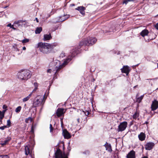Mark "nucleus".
Instances as JSON below:
<instances>
[{
	"label": "nucleus",
	"mask_w": 158,
	"mask_h": 158,
	"mask_svg": "<svg viewBox=\"0 0 158 158\" xmlns=\"http://www.w3.org/2000/svg\"><path fill=\"white\" fill-rule=\"evenodd\" d=\"M57 45L56 43L49 44L40 42L38 44L37 47L40 51L44 54H49L53 52V49Z\"/></svg>",
	"instance_id": "f257e3e1"
},
{
	"label": "nucleus",
	"mask_w": 158,
	"mask_h": 158,
	"mask_svg": "<svg viewBox=\"0 0 158 158\" xmlns=\"http://www.w3.org/2000/svg\"><path fill=\"white\" fill-rule=\"evenodd\" d=\"M63 144V152L59 149L60 146H59V144H58L56 146H58L57 148H56V150L55 153V158H68V156L69 155V152L71 150V147L69 146L67 147V150L66 153L64 151L65 149L64 142L63 141L61 142Z\"/></svg>",
	"instance_id": "f03ea898"
},
{
	"label": "nucleus",
	"mask_w": 158,
	"mask_h": 158,
	"mask_svg": "<svg viewBox=\"0 0 158 158\" xmlns=\"http://www.w3.org/2000/svg\"><path fill=\"white\" fill-rule=\"evenodd\" d=\"M19 78L22 80L27 81L31 76V72L29 70H22L17 74Z\"/></svg>",
	"instance_id": "7ed1b4c3"
},
{
	"label": "nucleus",
	"mask_w": 158,
	"mask_h": 158,
	"mask_svg": "<svg viewBox=\"0 0 158 158\" xmlns=\"http://www.w3.org/2000/svg\"><path fill=\"white\" fill-rule=\"evenodd\" d=\"M97 41V39L95 37H89L85 39L82 41L80 42L79 43V46L80 48L83 45H92L94 44Z\"/></svg>",
	"instance_id": "20e7f679"
},
{
	"label": "nucleus",
	"mask_w": 158,
	"mask_h": 158,
	"mask_svg": "<svg viewBox=\"0 0 158 158\" xmlns=\"http://www.w3.org/2000/svg\"><path fill=\"white\" fill-rule=\"evenodd\" d=\"M44 96L41 98L35 100L33 102L32 107H36L41 105H43L45 102V101H44Z\"/></svg>",
	"instance_id": "39448f33"
},
{
	"label": "nucleus",
	"mask_w": 158,
	"mask_h": 158,
	"mask_svg": "<svg viewBox=\"0 0 158 158\" xmlns=\"http://www.w3.org/2000/svg\"><path fill=\"white\" fill-rule=\"evenodd\" d=\"M71 58H69L67 59L66 60H65L64 61V63L60 65L58 67L56 66V71L55 72H54V70H53V72L55 73V74L56 73H58L60 70L61 69L63 66L67 64L68 63L71 61Z\"/></svg>",
	"instance_id": "423d86ee"
},
{
	"label": "nucleus",
	"mask_w": 158,
	"mask_h": 158,
	"mask_svg": "<svg viewBox=\"0 0 158 158\" xmlns=\"http://www.w3.org/2000/svg\"><path fill=\"white\" fill-rule=\"evenodd\" d=\"M127 123L126 121H124L120 123L118 127L117 131L118 132L123 131H124L127 128Z\"/></svg>",
	"instance_id": "0eeeda50"
},
{
	"label": "nucleus",
	"mask_w": 158,
	"mask_h": 158,
	"mask_svg": "<svg viewBox=\"0 0 158 158\" xmlns=\"http://www.w3.org/2000/svg\"><path fill=\"white\" fill-rule=\"evenodd\" d=\"M81 48L79 47V45L77 48H74L71 52V54L70 56L71 58H73L80 52L79 49Z\"/></svg>",
	"instance_id": "6e6552de"
},
{
	"label": "nucleus",
	"mask_w": 158,
	"mask_h": 158,
	"mask_svg": "<svg viewBox=\"0 0 158 158\" xmlns=\"http://www.w3.org/2000/svg\"><path fill=\"white\" fill-rule=\"evenodd\" d=\"M121 70L122 73H125L127 76H128L131 69L127 65H124Z\"/></svg>",
	"instance_id": "1a4fd4ad"
},
{
	"label": "nucleus",
	"mask_w": 158,
	"mask_h": 158,
	"mask_svg": "<svg viewBox=\"0 0 158 158\" xmlns=\"http://www.w3.org/2000/svg\"><path fill=\"white\" fill-rule=\"evenodd\" d=\"M158 108V101L156 100H154L152 101L151 105L152 111H154Z\"/></svg>",
	"instance_id": "9d476101"
},
{
	"label": "nucleus",
	"mask_w": 158,
	"mask_h": 158,
	"mask_svg": "<svg viewBox=\"0 0 158 158\" xmlns=\"http://www.w3.org/2000/svg\"><path fill=\"white\" fill-rule=\"evenodd\" d=\"M64 109L62 108H58L56 112V115L58 117H60L65 112L66 110L64 111Z\"/></svg>",
	"instance_id": "9b49d317"
},
{
	"label": "nucleus",
	"mask_w": 158,
	"mask_h": 158,
	"mask_svg": "<svg viewBox=\"0 0 158 158\" xmlns=\"http://www.w3.org/2000/svg\"><path fill=\"white\" fill-rule=\"evenodd\" d=\"M85 7L83 6H79L75 8V10L79 11L83 16L85 15Z\"/></svg>",
	"instance_id": "f8f14e48"
},
{
	"label": "nucleus",
	"mask_w": 158,
	"mask_h": 158,
	"mask_svg": "<svg viewBox=\"0 0 158 158\" xmlns=\"http://www.w3.org/2000/svg\"><path fill=\"white\" fill-rule=\"evenodd\" d=\"M62 135L65 139H68L71 137V134L66 129L63 130Z\"/></svg>",
	"instance_id": "ddd939ff"
},
{
	"label": "nucleus",
	"mask_w": 158,
	"mask_h": 158,
	"mask_svg": "<svg viewBox=\"0 0 158 158\" xmlns=\"http://www.w3.org/2000/svg\"><path fill=\"white\" fill-rule=\"evenodd\" d=\"M155 145V144L153 142L148 143L145 145V149L147 150L152 149Z\"/></svg>",
	"instance_id": "4468645a"
},
{
	"label": "nucleus",
	"mask_w": 158,
	"mask_h": 158,
	"mask_svg": "<svg viewBox=\"0 0 158 158\" xmlns=\"http://www.w3.org/2000/svg\"><path fill=\"white\" fill-rule=\"evenodd\" d=\"M31 145H28L25 146V154L27 155L30 154L31 155L32 153V152L30 150Z\"/></svg>",
	"instance_id": "2eb2a0df"
},
{
	"label": "nucleus",
	"mask_w": 158,
	"mask_h": 158,
	"mask_svg": "<svg viewBox=\"0 0 158 158\" xmlns=\"http://www.w3.org/2000/svg\"><path fill=\"white\" fill-rule=\"evenodd\" d=\"M127 158H135V152L133 150H131L127 155Z\"/></svg>",
	"instance_id": "dca6fc26"
},
{
	"label": "nucleus",
	"mask_w": 158,
	"mask_h": 158,
	"mask_svg": "<svg viewBox=\"0 0 158 158\" xmlns=\"http://www.w3.org/2000/svg\"><path fill=\"white\" fill-rule=\"evenodd\" d=\"M106 148V150L110 152H111L112 151L111 146L110 144H109L107 142L104 145Z\"/></svg>",
	"instance_id": "f3484780"
},
{
	"label": "nucleus",
	"mask_w": 158,
	"mask_h": 158,
	"mask_svg": "<svg viewBox=\"0 0 158 158\" xmlns=\"http://www.w3.org/2000/svg\"><path fill=\"white\" fill-rule=\"evenodd\" d=\"M147 29H145L143 30L140 33V35L143 37L145 36L148 35L149 33Z\"/></svg>",
	"instance_id": "a211bd4d"
},
{
	"label": "nucleus",
	"mask_w": 158,
	"mask_h": 158,
	"mask_svg": "<svg viewBox=\"0 0 158 158\" xmlns=\"http://www.w3.org/2000/svg\"><path fill=\"white\" fill-rule=\"evenodd\" d=\"M52 38L50 34H44V35L43 40L45 41L48 40H49Z\"/></svg>",
	"instance_id": "6ab92c4d"
},
{
	"label": "nucleus",
	"mask_w": 158,
	"mask_h": 158,
	"mask_svg": "<svg viewBox=\"0 0 158 158\" xmlns=\"http://www.w3.org/2000/svg\"><path fill=\"white\" fill-rule=\"evenodd\" d=\"M145 134L143 132H141L138 135L139 138L141 141L144 140L145 139Z\"/></svg>",
	"instance_id": "aec40b11"
},
{
	"label": "nucleus",
	"mask_w": 158,
	"mask_h": 158,
	"mask_svg": "<svg viewBox=\"0 0 158 158\" xmlns=\"http://www.w3.org/2000/svg\"><path fill=\"white\" fill-rule=\"evenodd\" d=\"M138 94H137L136 97V102L138 103H139L141 102L142 100L144 97V95H142L139 97H138Z\"/></svg>",
	"instance_id": "412c9836"
},
{
	"label": "nucleus",
	"mask_w": 158,
	"mask_h": 158,
	"mask_svg": "<svg viewBox=\"0 0 158 158\" xmlns=\"http://www.w3.org/2000/svg\"><path fill=\"white\" fill-rule=\"evenodd\" d=\"M26 21L25 20H19L17 21H15L14 23V24H16L17 26L18 27L20 26H22L24 22H25Z\"/></svg>",
	"instance_id": "4be33fe9"
},
{
	"label": "nucleus",
	"mask_w": 158,
	"mask_h": 158,
	"mask_svg": "<svg viewBox=\"0 0 158 158\" xmlns=\"http://www.w3.org/2000/svg\"><path fill=\"white\" fill-rule=\"evenodd\" d=\"M11 139V138L10 137H8L3 142H2V143H1V144L2 145H5Z\"/></svg>",
	"instance_id": "5701e85b"
},
{
	"label": "nucleus",
	"mask_w": 158,
	"mask_h": 158,
	"mask_svg": "<svg viewBox=\"0 0 158 158\" xmlns=\"http://www.w3.org/2000/svg\"><path fill=\"white\" fill-rule=\"evenodd\" d=\"M42 28L41 27H37L35 30V33L36 34H40V32L42 31Z\"/></svg>",
	"instance_id": "b1692460"
},
{
	"label": "nucleus",
	"mask_w": 158,
	"mask_h": 158,
	"mask_svg": "<svg viewBox=\"0 0 158 158\" xmlns=\"http://www.w3.org/2000/svg\"><path fill=\"white\" fill-rule=\"evenodd\" d=\"M32 93H31L28 96H27V97H25V98H24L23 100V102H25L26 101H28L30 98L31 97V95H32Z\"/></svg>",
	"instance_id": "393cba45"
},
{
	"label": "nucleus",
	"mask_w": 158,
	"mask_h": 158,
	"mask_svg": "<svg viewBox=\"0 0 158 158\" xmlns=\"http://www.w3.org/2000/svg\"><path fill=\"white\" fill-rule=\"evenodd\" d=\"M139 114L137 111L135 112V114L133 115V118L134 119H136L138 117H139Z\"/></svg>",
	"instance_id": "a878e982"
},
{
	"label": "nucleus",
	"mask_w": 158,
	"mask_h": 158,
	"mask_svg": "<svg viewBox=\"0 0 158 158\" xmlns=\"http://www.w3.org/2000/svg\"><path fill=\"white\" fill-rule=\"evenodd\" d=\"M32 120V118L31 117H29L27 118H26L25 119V122L26 123H29V121H30L31 122Z\"/></svg>",
	"instance_id": "bb28decb"
},
{
	"label": "nucleus",
	"mask_w": 158,
	"mask_h": 158,
	"mask_svg": "<svg viewBox=\"0 0 158 158\" xmlns=\"http://www.w3.org/2000/svg\"><path fill=\"white\" fill-rule=\"evenodd\" d=\"M22 107L21 106H19L15 110V111L16 113H19L21 110Z\"/></svg>",
	"instance_id": "cd10ccee"
},
{
	"label": "nucleus",
	"mask_w": 158,
	"mask_h": 158,
	"mask_svg": "<svg viewBox=\"0 0 158 158\" xmlns=\"http://www.w3.org/2000/svg\"><path fill=\"white\" fill-rule=\"evenodd\" d=\"M7 26L10 27V28H12L14 30H16V28H15L14 27V25H11V23H9V24H8V25H7Z\"/></svg>",
	"instance_id": "c85d7f7f"
},
{
	"label": "nucleus",
	"mask_w": 158,
	"mask_h": 158,
	"mask_svg": "<svg viewBox=\"0 0 158 158\" xmlns=\"http://www.w3.org/2000/svg\"><path fill=\"white\" fill-rule=\"evenodd\" d=\"M81 119H82L81 116H79V118L77 119V120L78 123H81L82 120Z\"/></svg>",
	"instance_id": "c756f323"
},
{
	"label": "nucleus",
	"mask_w": 158,
	"mask_h": 158,
	"mask_svg": "<svg viewBox=\"0 0 158 158\" xmlns=\"http://www.w3.org/2000/svg\"><path fill=\"white\" fill-rule=\"evenodd\" d=\"M83 154L86 155H89L90 152L88 150H87L83 152Z\"/></svg>",
	"instance_id": "7c9ffc66"
},
{
	"label": "nucleus",
	"mask_w": 158,
	"mask_h": 158,
	"mask_svg": "<svg viewBox=\"0 0 158 158\" xmlns=\"http://www.w3.org/2000/svg\"><path fill=\"white\" fill-rule=\"evenodd\" d=\"M54 128L52 127V124H50V131L51 133H52L54 130Z\"/></svg>",
	"instance_id": "2f4dec72"
},
{
	"label": "nucleus",
	"mask_w": 158,
	"mask_h": 158,
	"mask_svg": "<svg viewBox=\"0 0 158 158\" xmlns=\"http://www.w3.org/2000/svg\"><path fill=\"white\" fill-rule=\"evenodd\" d=\"M83 112L84 113L85 115V116H87L90 113V112L89 110H86L85 111H83Z\"/></svg>",
	"instance_id": "473e14b6"
},
{
	"label": "nucleus",
	"mask_w": 158,
	"mask_h": 158,
	"mask_svg": "<svg viewBox=\"0 0 158 158\" xmlns=\"http://www.w3.org/2000/svg\"><path fill=\"white\" fill-rule=\"evenodd\" d=\"M7 126H8V127H10L11 126V122L10 119H8L7 121Z\"/></svg>",
	"instance_id": "72a5a7b5"
},
{
	"label": "nucleus",
	"mask_w": 158,
	"mask_h": 158,
	"mask_svg": "<svg viewBox=\"0 0 158 158\" xmlns=\"http://www.w3.org/2000/svg\"><path fill=\"white\" fill-rule=\"evenodd\" d=\"M0 158H10L9 156L7 155H0Z\"/></svg>",
	"instance_id": "f704fd0d"
},
{
	"label": "nucleus",
	"mask_w": 158,
	"mask_h": 158,
	"mask_svg": "<svg viewBox=\"0 0 158 158\" xmlns=\"http://www.w3.org/2000/svg\"><path fill=\"white\" fill-rule=\"evenodd\" d=\"M35 128V126L32 125L31 127V132L32 133H33L34 132V128Z\"/></svg>",
	"instance_id": "c9c22d12"
},
{
	"label": "nucleus",
	"mask_w": 158,
	"mask_h": 158,
	"mask_svg": "<svg viewBox=\"0 0 158 158\" xmlns=\"http://www.w3.org/2000/svg\"><path fill=\"white\" fill-rule=\"evenodd\" d=\"M29 41V39H24L23 40H22V43H26L28 42Z\"/></svg>",
	"instance_id": "e433bc0d"
},
{
	"label": "nucleus",
	"mask_w": 158,
	"mask_h": 158,
	"mask_svg": "<svg viewBox=\"0 0 158 158\" xmlns=\"http://www.w3.org/2000/svg\"><path fill=\"white\" fill-rule=\"evenodd\" d=\"M4 116V115L3 114H2V112H1V111L0 110V117L3 118Z\"/></svg>",
	"instance_id": "4c0bfd02"
},
{
	"label": "nucleus",
	"mask_w": 158,
	"mask_h": 158,
	"mask_svg": "<svg viewBox=\"0 0 158 158\" xmlns=\"http://www.w3.org/2000/svg\"><path fill=\"white\" fill-rule=\"evenodd\" d=\"M7 127V126H3L0 127V129L4 130L5 128Z\"/></svg>",
	"instance_id": "58836bf2"
},
{
	"label": "nucleus",
	"mask_w": 158,
	"mask_h": 158,
	"mask_svg": "<svg viewBox=\"0 0 158 158\" xmlns=\"http://www.w3.org/2000/svg\"><path fill=\"white\" fill-rule=\"evenodd\" d=\"M7 107L6 105H5V104L4 105L2 106L3 109L4 110L7 109Z\"/></svg>",
	"instance_id": "ea45409f"
},
{
	"label": "nucleus",
	"mask_w": 158,
	"mask_h": 158,
	"mask_svg": "<svg viewBox=\"0 0 158 158\" xmlns=\"http://www.w3.org/2000/svg\"><path fill=\"white\" fill-rule=\"evenodd\" d=\"M128 2L127 0H124L123 2V4H125L126 5Z\"/></svg>",
	"instance_id": "a19ab883"
},
{
	"label": "nucleus",
	"mask_w": 158,
	"mask_h": 158,
	"mask_svg": "<svg viewBox=\"0 0 158 158\" xmlns=\"http://www.w3.org/2000/svg\"><path fill=\"white\" fill-rule=\"evenodd\" d=\"M155 27L157 30H158V23H157L155 25Z\"/></svg>",
	"instance_id": "79ce46f5"
},
{
	"label": "nucleus",
	"mask_w": 158,
	"mask_h": 158,
	"mask_svg": "<svg viewBox=\"0 0 158 158\" xmlns=\"http://www.w3.org/2000/svg\"><path fill=\"white\" fill-rule=\"evenodd\" d=\"M34 85L35 86V87H37L38 86V83L37 82H35L34 83Z\"/></svg>",
	"instance_id": "37998d69"
},
{
	"label": "nucleus",
	"mask_w": 158,
	"mask_h": 158,
	"mask_svg": "<svg viewBox=\"0 0 158 158\" xmlns=\"http://www.w3.org/2000/svg\"><path fill=\"white\" fill-rule=\"evenodd\" d=\"M7 110V109L4 110H2V111H1V112H2V114H3L4 115L5 113L6 112V111Z\"/></svg>",
	"instance_id": "c03bdc74"
},
{
	"label": "nucleus",
	"mask_w": 158,
	"mask_h": 158,
	"mask_svg": "<svg viewBox=\"0 0 158 158\" xmlns=\"http://www.w3.org/2000/svg\"><path fill=\"white\" fill-rule=\"evenodd\" d=\"M51 71H52V70L51 69H49L47 70V73H51Z\"/></svg>",
	"instance_id": "a18cd8bd"
},
{
	"label": "nucleus",
	"mask_w": 158,
	"mask_h": 158,
	"mask_svg": "<svg viewBox=\"0 0 158 158\" xmlns=\"http://www.w3.org/2000/svg\"><path fill=\"white\" fill-rule=\"evenodd\" d=\"M37 87H35V88H34V89H33V92L37 90Z\"/></svg>",
	"instance_id": "49530a36"
},
{
	"label": "nucleus",
	"mask_w": 158,
	"mask_h": 158,
	"mask_svg": "<svg viewBox=\"0 0 158 158\" xmlns=\"http://www.w3.org/2000/svg\"><path fill=\"white\" fill-rule=\"evenodd\" d=\"M116 80V79L115 78H114V79H112L111 80H110V82H111L112 81H115Z\"/></svg>",
	"instance_id": "de8ad7c7"
},
{
	"label": "nucleus",
	"mask_w": 158,
	"mask_h": 158,
	"mask_svg": "<svg viewBox=\"0 0 158 158\" xmlns=\"http://www.w3.org/2000/svg\"><path fill=\"white\" fill-rule=\"evenodd\" d=\"M128 2H133L134 1V0H127Z\"/></svg>",
	"instance_id": "09e8293b"
},
{
	"label": "nucleus",
	"mask_w": 158,
	"mask_h": 158,
	"mask_svg": "<svg viewBox=\"0 0 158 158\" xmlns=\"http://www.w3.org/2000/svg\"><path fill=\"white\" fill-rule=\"evenodd\" d=\"M35 19H36V20L37 22V23H38L39 22V20H38V19L37 18H35Z\"/></svg>",
	"instance_id": "8fccbe9b"
},
{
	"label": "nucleus",
	"mask_w": 158,
	"mask_h": 158,
	"mask_svg": "<svg viewBox=\"0 0 158 158\" xmlns=\"http://www.w3.org/2000/svg\"><path fill=\"white\" fill-rule=\"evenodd\" d=\"M70 5L71 6H74L75 5L74 4H70Z\"/></svg>",
	"instance_id": "3c124183"
},
{
	"label": "nucleus",
	"mask_w": 158,
	"mask_h": 158,
	"mask_svg": "<svg viewBox=\"0 0 158 158\" xmlns=\"http://www.w3.org/2000/svg\"><path fill=\"white\" fill-rule=\"evenodd\" d=\"M3 118L0 117V122H2V120Z\"/></svg>",
	"instance_id": "603ef678"
},
{
	"label": "nucleus",
	"mask_w": 158,
	"mask_h": 158,
	"mask_svg": "<svg viewBox=\"0 0 158 158\" xmlns=\"http://www.w3.org/2000/svg\"><path fill=\"white\" fill-rule=\"evenodd\" d=\"M142 158H148V157L147 156H143Z\"/></svg>",
	"instance_id": "864d4df0"
},
{
	"label": "nucleus",
	"mask_w": 158,
	"mask_h": 158,
	"mask_svg": "<svg viewBox=\"0 0 158 158\" xmlns=\"http://www.w3.org/2000/svg\"><path fill=\"white\" fill-rule=\"evenodd\" d=\"M23 50H25L26 49V48H25V47H23Z\"/></svg>",
	"instance_id": "5fc2aeb1"
},
{
	"label": "nucleus",
	"mask_w": 158,
	"mask_h": 158,
	"mask_svg": "<svg viewBox=\"0 0 158 158\" xmlns=\"http://www.w3.org/2000/svg\"><path fill=\"white\" fill-rule=\"evenodd\" d=\"M95 81V79L94 78H93V80H92V81L93 82H94V81Z\"/></svg>",
	"instance_id": "6e6d98bb"
},
{
	"label": "nucleus",
	"mask_w": 158,
	"mask_h": 158,
	"mask_svg": "<svg viewBox=\"0 0 158 158\" xmlns=\"http://www.w3.org/2000/svg\"><path fill=\"white\" fill-rule=\"evenodd\" d=\"M144 124H148V122L146 121L145 122V123Z\"/></svg>",
	"instance_id": "4d7b16f0"
},
{
	"label": "nucleus",
	"mask_w": 158,
	"mask_h": 158,
	"mask_svg": "<svg viewBox=\"0 0 158 158\" xmlns=\"http://www.w3.org/2000/svg\"><path fill=\"white\" fill-rule=\"evenodd\" d=\"M155 17H158V14L156 15V16H155Z\"/></svg>",
	"instance_id": "13d9d810"
},
{
	"label": "nucleus",
	"mask_w": 158,
	"mask_h": 158,
	"mask_svg": "<svg viewBox=\"0 0 158 158\" xmlns=\"http://www.w3.org/2000/svg\"><path fill=\"white\" fill-rule=\"evenodd\" d=\"M157 68L158 69V63L157 64Z\"/></svg>",
	"instance_id": "bf43d9fd"
},
{
	"label": "nucleus",
	"mask_w": 158,
	"mask_h": 158,
	"mask_svg": "<svg viewBox=\"0 0 158 158\" xmlns=\"http://www.w3.org/2000/svg\"><path fill=\"white\" fill-rule=\"evenodd\" d=\"M8 6H6L5 7H4V8H6Z\"/></svg>",
	"instance_id": "052dcab7"
},
{
	"label": "nucleus",
	"mask_w": 158,
	"mask_h": 158,
	"mask_svg": "<svg viewBox=\"0 0 158 158\" xmlns=\"http://www.w3.org/2000/svg\"><path fill=\"white\" fill-rule=\"evenodd\" d=\"M64 20H65V19H63V20H62V21H64Z\"/></svg>",
	"instance_id": "680f3d73"
},
{
	"label": "nucleus",
	"mask_w": 158,
	"mask_h": 158,
	"mask_svg": "<svg viewBox=\"0 0 158 158\" xmlns=\"http://www.w3.org/2000/svg\"><path fill=\"white\" fill-rule=\"evenodd\" d=\"M136 87V86H135L134 87V88H135V87Z\"/></svg>",
	"instance_id": "e2e57ef3"
},
{
	"label": "nucleus",
	"mask_w": 158,
	"mask_h": 158,
	"mask_svg": "<svg viewBox=\"0 0 158 158\" xmlns=\"http://www.w3.org/2000/svg\"><path fill=\"white\" fill-rule=\"evenodd\" d=\"M84 117H85V115H83Z\"/></svg>",
	"instance_id": "0e129e2a"
},
{
	"label": "nucleus",
	"mask_w": 158,
	"mask_h": 158,
	"mask_svg": "<svg viewBox=\"0 0 158 158\" xmlns=\"http://www.w3.org/2000/svg\"><path fill=\"white\" fill-rule=\"evenodd\" d=\"M81 116V117H82V116H81H81Z\"/></svg>",
	"instance_id": "69168bd1"
}]
</instances>
